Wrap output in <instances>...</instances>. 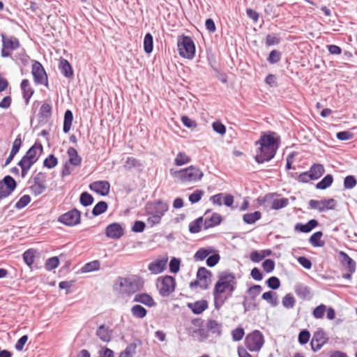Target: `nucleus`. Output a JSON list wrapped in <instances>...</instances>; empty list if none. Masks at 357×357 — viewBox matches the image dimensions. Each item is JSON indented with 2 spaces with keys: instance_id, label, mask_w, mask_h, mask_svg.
Masks as SVG:
<instances>
[{
  "instance_id": "28",
  "label": "nucleus",
  "mask_w": 357,
  "mask_h": 357,
  "mask_svg": "<svg viewBox=\"0 0 357 357\" xmlns=\"http://www.w3.org/2000/svg\"><path fill=\"white\" fill-rule=\"evenodd\" d=\"M20 86L22 91L23 98L25 100L26 104L28 105L34 93V90L30 86L29 82L26 79H22Z\"/></svg>"
},
{
  "instance_id": "62",
  "label": "nucleus",
  "mask_w": 357,
  "mask_h": 357,
  "mask_svg": "<svg viewBox=\"0 0 357 357\" xmlns=\"http://www.w3.org/2000/svg\"><path fill=\"white\" fill-rule=\"evenodd\" d=\"M181 260L178 258L173 257L170 260L169 266V271L173 273H176L180 270Z\"/></svg>"
},
{
  "instance_id": "33",
  "label": "nucleus",
  "mask_w": 357,
  "mask_h": 357,
  "mask_svg": "<svg viewBox=\"0 0 357 357\" xmlns=\"http://www.w3.org/2000/svg\"><path fill=\"white\" fill-rule=\"evenodd\" d=\"M261 218V213L259 211H256L253 213H245L243 215V220L248 225L255 224L257 220Z\"/></svg>"
},
{
  "instance_id": "22",
  "label": "nucleus",
  "mask_w": 357,
  "mask_h": 357,
  "mask_svg": "<svg viewBox=\"0 0 357 357\" xmlns=\"http://www.w3.org/2000/svg\"><path fill=\"white\" fill-rule=\"evenodd\" d=\"M59 69L61 73L66 78H72L74 75L73 67L66 59L61 58L59 59Z\"/></svg>"
},
{
  "instance_id": "23",
  "label": "nucleus",
  "mask_w": 357,
  "mask_h": 357,
  "mask_svg": "<svg viewBox=\"0 0 357 357\" xmlns=\"http://www.w3.org/2000/svg\"><path fill=\"white\" fill-rule=\"evenodd\" d=\"M319 225V222L315 219L310 220L307 223L303 224L301 222H298L294 226V230L302 232V233H309L313 229H314L316 227H317Z\"/></svg>"
},
{
  "instance_id": "8",
  "label": "nucleus",
  "mask_w": 357,
  "mask_h": 357,
  "mask_svg": "<svg viewBox=\"0 0 357 357\" xmlns=\"http://www.w3.org/2000/svg\"><path fill=\"white\" fill-rule=\"evenodd\" d=\"M274 194L268 193L263 197L257 199L260 205H264L265 207H269L270 209L279 210L286 207L289 204L287 198L273 199Z\"/></svg>"
},
{
  "instance_id": "40",
  "label": "nucleus",
  "mask_w": 357,
  "mask_h": 357,
  "mask_svg": "<svg viewBox=\"0 0 357 357\" xmlns=\"http://www.w3.org/2000/svg\"><path fill=\"white\" fill-rule=\"evenodd\" d=\"M36 252V251L34 249L30 248L26 250L22 255L23 260L29 267H31L34 263Z\"/></svg>"
},
{
  "instance_id": "63",
  "label": "nucleus",
  "mask_w": 357,
  "mask_h": 357,
  "mask_svg": "<svg viewBox=\"0 0 357 357\" xmlns=\"http://www.w3.org/2000/svg\"><path fill=\"white\" fill-rule=\"evenodd\" d=\"M281 42L280 38L276 36L275 34H268L266 37V45L267 46L276 45Z\"/></svg>"
},
{
  "instance_id": "30",
  "label": "nucleus",
  "mask_w": 357,
  "mask_h": 357,
  "mask_svg": "<svg viewBox=\"0 0 357 357\" xmlns=\"http://www.w3.org/2000/svg\"><path fill=\"white\" fill-rule=\"evenodd\" d=\"M67 154L69 157L68 162L70 165L78 167L82 163V158L78 155L77 150L73 147H69L67 150Z\"/></svg>"
},
{
  "instance_id": "42",
  "label": "nucleus",
  "mask_w": 357,
  "mask_h": 357,
  "mask_svg": "<svg viewBox=\"0 0 357 357\" xmlns=\"http://www.w3.org/2000/svg\"><path fill=\"white\" fill-rule=\"evenodd\" d=\"M108 208V204L105 201L98 202L92 209L93 216H98L105 213Z\"/></svg>"
},
{
  "instance_id": "46",
  "label": "nucleus",
  "mask_w": 357,
  "mask_h": 357,
  "mask_svg": "<svg viewBox=\"0 0 357 357\" xmlns=\"http://www.w3.org/2000/svg\"><path fill=\"white\" fill-rule=\"evenodd\" d=\"M100 264L99 261L94 260L91 262L86 263L81 269L82 273H89L94 271L99 270Z\"/></svg>"
},
{
  "instance_id": "49",
  "label": "nucleus",
  "mask_w": 357,
  "mask_h": 357,
  "mask_svg": "<svg viewBox=\"0 0 357 357\" xmlns=\"http://www.w3.org/2000/svg\"><path fill=\"white\" fill-rule=\"evenodd\" d=\"M282 53L277 50H273L269 53V55L267 57V61L270 64H275L280 61Z\"/></svg>"
},
{
  "instance_id": "14",
  "label": "nucleus",
  "mask_w": 357,
  "mask_h": 357,
  "mask_svg": "<svg viewBox=\"0 0 357 357\" xmlns=\"http://www.w3.org/2000/svg\"><path fill=\"white\" fill-rule=\"evenodd\" d=\"M147 214H155L162 218L168 210V204L161 200L148 204L146 206Z\"/></svg>"
},
{
  "instance_id": "20",
  "label": "nucleus",
  "mask_w": 357,
  "mask_h": 357,
  "mask_svg": "<svg viewBox=\"0 0 357 357\" xmlns=\"http://www.w3.org/2000/svg\"><path fill=\"white\" fill-rule=\"evenodd\" d=\"M340 261L342 266H345L348 271L353 273L356 271V262L344 251L339 252Z\"/></svg>"
},
{
  "instance_id": "7",
  "label": "nucleus",
  "mask_w": 357,
  "mask_h": 357,
  "mask_svg": "<svg viewBox=\"0 0 357 357\" xmlns=\"http://www.w3.org/2000/svg\"><path fill=\"white\" fill-rule=\"evenodd\" d=\"M245 344L249 351L252 352L259 351L264 344V337L261 331L255 330L247 335Z\"/></svg>"
},
{
  "instance_id": "17",
  "label": "nucleus",
  "mask_w": 357,
  "mask_h": 357,
  "mask_svg": "<svg viewBox=\"0 0 357 357\" xmlns=\"http://www.w3.org/2000/svg\"><path fill=\"white\" fill-rule=\"evenodd\" d=\"M294 289L296 294L303 300L310 301L313 297L311 288L303 283L296 284Z\"/></svg>"
},
{
  "instance_id": "53",
  "label": "nucleus",
  "mask_w": 357,
  "mask_h": 357,
  "mask_svg": "<svg viewBox=\"0 0 357 357\" xmlns=\"http://www.w3.org/2000/svg\"><path fill=\"white\" fill-rule=\"evenodd\" d=\"M310 337V331L307 329H303L298 334V341L301 345H304L308 342Z\"/></svg>"
},
{
  "instance_id": "59",
  "label": "nucleus",
  "mask_w": 357,
  "mask_h": 357,
  "mask_svg": "<svg viewBox=\"0 0 357 357\" xmlns=\"http://www.w3.org/2000/svg\"><path fill=\"white\" fill-rule=\"evenodd\" d=\"M326 310V306L324 304H320L316 307L313 312L312 315L316 319H322Z\"/></svg>"
},
{
  "instance_id": "45",
  "label": "nucleus",
  "mask_w": 357,
  "mask_h": 357,
  "mask_svg": "<svg viewBox=\"0 0 357 357\" xmlns=\"http://www.w3.org/2000/svg\"><path fill=\"white\" fill-rule=\"evenodd\" d=\"M213 250L211 248H202L199 249L194 255L195 261H202L205 259L208 256L211 254Z\"/></svg>"
},
{
  "instance_id": "48",
  "label": "nucleus",
  "mask_w": 357,
  "mask_h": 357,
  "mask_svg": "<svg viewBox=\"0 0 357 357\" xmlns=\"http://www.w3.org/2000/svg\"><path fill=\"white\" fill-rule=\"evenodd\" d=\"M296 300L291 294H286L282 300V304L287 309H291L294 307Z\"/></svg>"
},
{
  "instance_id": "9",
  "label": "nucleus",
  "mask_w": 357,
  "mask_h": 357,
  "mask_svg": "<svg viewBox=\"0 0 357 357\" xmlns=\"http://www.w3.org/2000/svg\"><path fill=\"white\" fill-rule=\"evenodd\" d=\"M157 289L159 294L162 297H167L175 290V278L170 275H165L158 279Z\"/></svg>"
},
{
  "instance_id": "12",
  "label": "nucleus",
  "mask_w": 357,
  "mask_h": 357,
  "mask_svg": "<svg viewBox=\"0 0 357 357\" xmlns=\"http://www.w3.org/2000/svg\"><path fill=\"white\" fill-rule=\"evenodd\" d=\"M31 73L33 77L34 82L36 84L47 85V75L42 66L38 61H33L32 64Z\"/></svg>"
},
{
  "instance_id": "2",
  "label": "nucleus",
  "mask_w": 357,
  "mask_h": 357,
  "mask_svg": "<svg viewBox=\"0 0 357 357\" xmlns=\"http://www.w3.org/2000/svg\"><path fill=\"white\" fill-rule=\"evenodd\" d=\"M280 138L274 132H268L261 135L256 142L260 146L257 149L255 156V161L259 164L270 161L274 158L279 148Z\"/></svg>"
},
{
  "instance_id": "26",
  "label": "nucleus",
  "mask_w": 357,
  "mask_h": 357,
  "mask_svg": "<svg viewBox=\"0 0 357 357\" xmlns=\"http://www.w3.org/2000/svg\"><path fill=\"white\" fill-rule=\"evenodd\" d=\"M222 220V218L220 214L213 213L210 218H206L204 220V229H208L209 228L218 226L220 225Z\"/></svg>"
},
{
  "instance_id": "21",
  "label": "nucleus",
  "mask_w": 357,
  "mask_h": 357,
  "mask_svg": "<svg viewBox=\"0 0 357 357\" xmlns=\"http://www.w3.org/2000/svg\"><path fill=\"white\" fill-rule=\"evenodd\" d=\"M167 262V258H160L151 262L148 266V269L153 274H159L165 268Z\"/></svg>"
},
{
  "instance_id": "52",
  "label": "nucleus",
  "mask_w": 357,
  "mask_h": 357,
  "mask_svg": "<svg viewBox=\"0 0 357 357\" xmlns=\"http://www.w3.org/2000/svg\"><path fill=\"white\" fill-rule=\"evenodd\" d=\"M12 59L14 61L20 60L24 66H26L29 63V56L26 54L24 49H22L21 52L17 53Z\"/></svg>"
},
{
  "instance_id": "13",
  "label": "nucleus",
  "mask_w": 357,
  "mask_h": 357,
  "mask_svg": "<svg viewBox=\"0 0 357 357\" xmlns=\"http://www.w3.org/2000/svg\"><path fill=\"white\" fill-rule=\"evenodd\" d=\"M327 338L326 334L322 328H318L313 334L310 345L311 349L314 352H317L321 349V347L326 342Z\"/></svg>"
},
{
  "instance_id": "64",
  "label": "nucleus",
  "mask_w": 357,
  "mask_h": 357,
  "mask_svg": "<svg viewBox=\"0 0 357 357\" xmlns=\"http://www.w3.org/2000/svg\"><path fill=\"white\" fill-rule=\"evenodd\" d=\"M220 259V256L218 253H214L212 255H208L206 259V265L209 267H213L218 264Z\"/></svg>"
},
{
  "instance_id": "10",
  "label": "nucleus",
  "mask_w": 357,
  "mask_h": 357,
  "mask_svg": "<svg viewBox=\"0 0 357 357\" xmlns=\"http://www.w3.org/2000/svg\"><path fill=\"white\" fill-rule=\"evenodd\" d=\"M58 221L68 227L75 226L80 223L81 213L77 208H73L61 215Z\"/></svg>"
},
{
  "instance_id": "44",
  "label": "nucleus",
  "mask_w": 357,
  "mask_h": 357,
  "mask_svg": "<svg viewBox=\"0 0 357 357\" xmlns=\"http://www.w3.org/2000/svg\"><path fill=\"white\" fill-rule=\"evenodd\" d=\"M131 313L133 317L142 319L146 316L147 310L140 305H135L131 308Z\"/></svg>"
},
{
  "instance_id": "19",
  "label": "nucleus",
  "mask_w": 357,
  "mask_h": 357,
  "mask_svg": "<svg viewBox=\"0 0 357 357\" xmlns=\"http://www.w3.org/2000/svg\"><path fill=\"white\" fill-rule=\"evenodd\" d=\"M113 330L105 324H101L96 330V334L98 338L104 342H109L112 340Z\"/></svg>"
},
{
  "instance_id": "60",
  "label": "nucleus",
  "mask_w": 357,
  "mask_h": 357,
  "mask_svg": "<svg viewBox=\"0 0 357 357\" xmlns=\"http://www.w3.org/2000/svg\"><path fill=\"white\" fill-rule=\"evenodd\" d=\"M204 195V191L202 190H196L192 194L189 195V201L192 204H196L199 202Z\"/></svg>"
},
{
  "instance_id": "18",
  "label": "nucleus",
  "mask_w": 357,
  "mask_h": 357,
  "mask_svg": "<svg viewBox=\"0 0 357 357\" xmlns=\"http://www.w3.org/2000/svg\"><path fill=\"white\" fill-rule=\"evenodd\" d=\"M123 229L120 224L114 222L105 228V235L112 239H118L123 235Z\"/></svg>"
},
{
  "instance_id": "58",
  "label": "nucleus",
  "mask_w": 357,
  "mask_h": 357,
  "mask_svg": "<svg viewBox=\"0 0 357 357\" xmlns=\"http://www.w3.org/2000/svg\"><path fill=\"white\" fill-rule=\"evenodd\" d=\"M47 175L46 173L40 172L33 177V184L46 185Z\"/></svg>"
},
{
  "instance_id": "3",
  "label": "nucleus",
  "mask_w": 357,
  "mask_h": 357,
  "mask_svg": "<svg viewBox=\"0 0 357 357\" xmlns=\"http://www.w3.org/2000/svg\"><path fill=\"white\" fill-rule=\"evenodd\" d=\"M43 151V146L42 144L36 142L18 162L17 165L21 168V176L22 178L26 176L29 169L38 160Z\"/></svg>"
},
{
  "instance_id": "5",
  "label": "nucleus",
  "mask_w": 357,
  "mask_h": 357,
  "mask_svg": "<svg viewBox=\"0 0 357 357\" xmlns=\"http://www.w3.org/2000/svg\"><path fill=\"white\" fill-rule=\"evenodd\" d=\"M177 48L179 55L185 59H192L195 54V45L191 37L182 35L178 36Z\"/></svg>"
},
{
  "instance_id": "15",
  "label": "nucleus",
  "mask_w": 357,
  "mask_h": 357,
  "mask_svg": "<svg viewBox=\"0 0 357 357\" xmlns=\"http://www.w3.org/2000/svg\"><path fill=\"white\" fill-rule=\"evenodd\" d=\"M89 188L101 196H106L109 192L110 184L107 181H97L90 183Z\"/></svg>"
},
{
  "instance_id": "16",
  "label": "nucleus",
  "mask_w": 357,
  "mask_h": 357,
  "mask_svg": "<svg viewBox=\"0 0 357 357\" xmlns=\"http://www.w3.org/2000/svg\"><path fill=\"white\" fill-rule=\"evenodd\" d=\"M212 273L205 267H199L197 272V279L200 281V287L202 289H207L209 285L210 278Z\"/></svg>"
},
{
  "instance_id": "1",
  "label": "nucleus",
  "mask_w": 357,
  "mask_h": 357,
  "mask_svg": "<svg viewBox=\"0 0 357 357\" xmlns=\"http://www.w3.org/2000/svg\"><path fill=\"white\" fill-rule=\"evenodd\" d=\"M236 287V276L234 273L225 271L218 274V281L213 291L214 307L216 310H220L225 302L231 297Z\"/></svg>"
},
{
  "instance_id": "50",
  "label": "nucleus",
  "mask_w": 357,
  "mask_h": 357,
  "mask_svg": "<svg viewBox=\"0 0 357 357\" xmlns=\"http://www.w3.org/2000/svg\"><path fill=\"white\" fill-rule=\"evenodd\" d=\"M344 188L347 190H351L356 187L357 185V180L353 175L347 176L344 179Z\"/></svg>"
},
{
  "instance_id": "24",
  "label": "nucleus",
  "mask_w": 357,
  "mask_h": 357,
  "mask_svg": "<svg viewBox=\"0 0 357 357\" xmlns=\"http://www.w3.org/2000/svg\"><path fill=\"white\" fill-rule=\"evenodd\" d=\"M133 301L136 303H140L149 307H154L156 305L152 296L146 293H139L135 294Z\"/></svg>"
},
{
  "instance_id": "55",
  "label": "nucleus",
  "mask_w": 357,
  "mask_h": 357,
  "mask_svg": "<svg viewBox=\"0 0 357 357\" xmlns=\"http://www.w3.org/2000/svg\"><path fill=\"white\" fill-rule=\"evenodd\" d=\"M266 283L267 286L273 290H276V289H279L280 287V280L276 276L270 277L266 280Z\"/></svg>"
},
{
  "instance_id": "56",
  "label": "nucleus",
  "mask_w": 357,
  "mask_h": 357,
  "mask_svg": "<svg viewBox=\"0 0 357 357\" xmlns=\"http://www.w3.org/2000/svg\"><path fill=\"white\" fill-rule=\"evenodd\" d=\"M31 198L29 195H24L18 200V202L15 204V207L17 209H22L26 207L30 202Z\"/></svg>"
},
{
  "instance_id": "39",
  "label": "nucleus",
  "mask_w": 357,
  "mask_h": 357,
  "mask_svg": "<svg viewBox=\"0 0 357 357\" xmlns=\"http://www.w3.org/2000/svg\"><path fill=\"white\" fill-rule=\"evenodd\" d=\"M144 50L146 54L152 52L153 49V38L151 33H146L144 38Z\"/></svg>"
},
{
  "instance_id": "38",
  "label": "nucleus",
  "mask_w": 357,
  "mask_h": 357,
  "mask_svg": "<svg viewBox=\"0 0 357 357\" xmlns=\"http://www.w3.org/2000/svg\"><path fill=\"white\" fill-rule=\"evenodd\" d=\"M202 225H204L203 217H199L192 221L189 225V231L191 234H197L201 231Z\"/></svg>"
},
{
  "instance_id": "47",
  "label": "nucleus",
  "mask_w": 357,
  "mask_h": 357,
  "mask_svg": "<svg viewBox=\"0 0 357 357\" xmlns=\"http://www.w3.org/2000/svg\"><path fill=\"white\" fill-rule=\"evenodd\" d=\"M93 201L94 199L93 196L88 192H83L79 196V202L83 206H91L93 203Z\"/></svg>"
},
{
  "instance_id": "51",
  "label": "nucleus",
  "mask_w": 357,
  "mask_h": 357,
  "mask_svg": "<svg viewBox=\"0 0 357 357\" xmlns=\"http://www.w3.org/2000/svg\"><path fill=\"white\" fill-rule=\"evenodd\" d=\"M58 164V159L54 154L49 155L44 161L43 166L48 169H52L55 167Z\"/></svg>"
},
{
  "instance_id": "31",
  "label": "nucleus",
  "mask_w": 357,
  "mask_h": 357,
  "mask_svg": "<svg viewBox=\"0 0 357 357\" xmlns=\"http://www.w3.org/2000/svg\"><path fill=\"white\" fill-rule=\"evenodd\" d=\"M206 329L217 336H220L222 334V325L221 323L218 322L216 320L209 319L206 324Z\"/></svg>"
},
{
  "instance_id": "34",
  "label": "nucleus",
  "mask_w": 357,
  "mask_h": 357,
  "mask_svg": "<svg viewBox=\"0 0 357 357\" xmlns=\"http://www.w3.org/2000/svg\"><path fill=\"white\" fill-rule=\"evenodd\" d=\"M261 298L267 301L272 307H276L278 305V299L276 292L268 291L264 292Z\"/></svg>"
},
{
  "instance_id": "6",
  "label": "nucleus",
  "mask_w": 357,
  "mask_h": 357,
  "mask_svg": "<svg viewBox=\"0 0 357 357\" xmlns=\"http://www.w3.org/2000/svg\"><path fill=\"white\" fill-rule=\"evenodd\" d=\"M114 289L120 294L130 296L139 290V284L137 280L119 277L114 283Z\"/></svg>"
},
{
  "instance_id": "29",
  "label": "nucleus",
  "mask_w": 357,
  "mask_h": 357,
  "mask_svg": "<svg viewBox=\"0 0 357 357\" xmlns=\"http://www.w3.org/2000/svg\"><path fill=\"white\" fill-rule=\"evenodd\" d=\"M325 169L323 165L319 163H314L311 165L308 173H310L312 180H317L321 177V176L324 174Z\"/></svg>"
},
{
  "instance_id": "4",
  "label": "nucleus",
  "mask_w": 357,
  "mask_h": 357,
  "mask_svg": "<svg viewBox=\"0 0 357 357\" xmlns=\"http://www.w3.org/2000/svg\"><path fill=\"white\" fill-rule=\"evenodd\" d=\"M170 174L182 183L196 182L200 181L204 176L202 171L195 165L180 170L171 169Z\"/></svg>"
},
{
  "instance_id": "37",
  "label": "nucleus",
  "mask_w": 357,
  "mask_h": 357,
  "mask_svg": "<svg viewBox=\"0 0 357 357\" xmlns=\"http://www.w3.org/2000/svg\"><path fill=\"white\" fill-rule=\"evenodd\" d=\"M333 182V177L331 174H326L319 182L316 184V188L326 190L329 188Z\"/></svg>"
},
{
  "instance_id": "61",
  "label": "nucleus",
  "mask_w": 357,
  "mask_h": 357,
  "mask_svg": "<svg viewBox=\"0 0 357 357\" xmlns=\"http://www.w3.org/2000/svg\"><path fill=\"white\" fill-rule=\"evenodd\" d=\"M262 287L259 284H254L248 289V293L250 295L251 299L255 300V298L261 293Z\"/></svg>"
},
{
  "instance_id": "11",
  "label": "nucleus",
  "mask_w": 357,
  "mask_h": 357,
  "mask_svg": "<svg viewBox=\"0 0 357 357\" xmlns=\"http://www.w3.org/2000/svg\"><path fill=\"white\" fill-rule=\"evenodd\" d=\"M336 206V201L333 198L324 199L320 201L310 199L308 202V208L317 209L319 212H324L327 210H334Z\"/></svg>"
},
{
  "instance_id": "41",
  "label": "nucleus",
  "mask_w": 357,
  "mask_h": 357,
  "mask_svg": "<svg viewBox=\"0 0 357 357\" xmlns=\"http://www.w3.org/2000/svg\"><path fill=\"white\" fill-rule=\"evenodd\" d=\"M323 233L321 231L314 232L309 238L310 243L314 247H322L324 242L321 241Z\"/></svg>"
},
{
  "instance_id": "27",
  "label": "nucleus",
  "mask_w": 357,
  "mask_h": 357,
  "mask_svg": "<svg viewBox=\"0 0 357 357\" xmlns=\"http://www.w3.org/2000/svg\"><path fill=\"white\" fill-rule=\"evenodd\" d=\"M1 38L2 46L5 48H8L10 50H15L20 46V40L14 36L7 38L6 35L2 33Z\"/></svg>"
},
{
  "instance_id": "57",
  "label": "nucleus",
  "mask_w": 357,
  "mask_h": 357,
  "mask_svg": "<svg viewBox=\"0 0 357 357\" xmlns=\"http://www.w3.org/2000/svg\"><path fill=\"white\" fill-rule=\"evenodd\" d=\"M197 336V339L199 342H203L208 337V332L205 328H198L193 331V336Z\"/></svg>"
},
{
  "instance_id": "25",
  "label": "nucleus",
  "mask_w": 357,
  "mask_h": 357,
  "mask_svg": "<svg viewBox=\"0 0 357 357\" xmlns=\"http://www.w3.org/2000/svg\"><path fill=\"white\" fill-rule=\"evenodd\" d=\"M187 306L195 314H200L208 308V302L206 300H200L194 303H188Z\"/></svg>"
},
{
  "instance_id": "35",
  "label": "nucleus",
  "mask_w": 357,
  "mask_h": 357,
  "mask_svg": "<svg viewBox=\"0 0 357 357\" xmlns=\"http://www.w3.org/2000/svg\"><path fill=\"white\" fill-rule=\"evenodd\" d=\"M73 121V114L71 110L67 109L64 113L63 131L64 133H68L71 128Z\"/></svg>"
},
{
  "instance_id": "32",
  "label": "nucleus",
  "mask_w": 357,
  "mask_h": 357,
  "mask_svg": "<svg viewBox=\"0 0 357 357\" xmlns=\"http://www.w3.org/2000/svg\"><path fill=\"white\" fill-rule=\"evenodd\" d=\"M123 167L128 170L136 168L137 170L141 171L143 169V165L140 160L133 157H128Z\"/></svg>"
},
{
  "instance_id": "36",
  "label": "nucleus",
  "mask_w": 357,
  "mask_h": 357,
  "mask_svg": "<svg viewBox=\"0 0 357 357\" xmlns=\"http://www.w3.org/2000/svg\"><path fill=\"white\" fill-rule=\"evenodd\" d=\"M52 107L50 104L43 102L39 111V117L43 120H47L51 117Z\"/></svg>"
},
{
  "instance_id": "43",
  "label": "nucleus",
  "mask_w": 357,
  "mask_h": 357,
  "mask_svg": "<svg viewBox=\"0 0 357 357\" xmlns=\"http://www.w3.org/2000/svg\"><path fill=\"white\" fill-rule=\"evenodd\" d=\"M191 161V158L184 152H178L174 159V163L176 166H182L189 163Z\"/></svg>"
},
{
  "instance_id": "54",
  "label": "nucleus",
  "mask_w": 357,
  "mask_h": 357,
  "mask_svg": "<svg viewBox=\"0 0 357 357\" xmlns=\"http://www.w3.org/2000/svg\"><path fill=\"white\" fill-rule=\"evenodd\" d=\"M59 264V260L57 257H52L49 258L45 264V267L47 271H52L58 267Z\"/></svg>"
}]
</instances>
